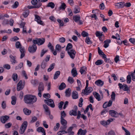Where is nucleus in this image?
Here are the masks:
<instances>
[{
    "label": "nucleus",
    "instance_id": "nucleus-1",
    "mask_svg": "<svg viewBox=\"0 0 135 135\" xmlns=\"http://www.w3.org/2000/svg\"><path fill=\"white\" fill-rule=\"evenodd\" d=\"M37 98L35 95L28 94L24 97V101L25 103L28 104H32L36 102Z\"/></svg>",
    "mask_w": 135,
    "mask_h": 135
},
{
    "label": "nucleus",
    "instance_id": "nucleus-2",
    "mask_svg": "<svg viewBox=\"0 0 135 135\" xmlns=\"http://www.w3.org/2000/svg\"><path fill=\"white\" fill-rule=\"evenodd\" d=\"M15 46L16 48H20V50L21 54L20 58L22 59L25 55L26 52L25 49L24 47H22V45L20 42L17 41L16 42L15 44Z\"/></svg>",
    "mask_w": 135,
    "mask_h": 135
},
{
    "label": "nucleus",
    "instance_id": "nucleus-3",
    "mask_svg": "<svg viewBox=\"0 0 135 135\" xmlns=\"http://www.w3.org/2000/svg\"><path fill=\"white\" fill-rule=\"evenodd\" d=\"M86 86L85 89L82 90V93L86 95H88L89 94L91 93L93 90V88L89 87L88 88L89 85V81L86 80Z\"/></svg>",
    "mask_w": 135,
    "mask_h": 135
},
{
    "label": "nucleus",
    "instance_id": "nucleus-4",
    "mask_svg": "<svg viewBox=\"0 0 135 135\" xmlns=\"http://www.w3.org/2000/svg\"><path fill=\"white\" fill-rule=\"evenodd\" d=\"M28 125L27 121H25L22 124L20 129L19 133L20 134H23L25 132Z\"/></svg>",
    "mask_w": 135,
    "mask_h": 135
},
{
    "label": "nucleus",
    "instance_id": "nucleus-5",
    "mask_svg": "<svg viewBox=\"0 0 135 135\" xmlns=\"http://www.w3.org/2000/svg\"><path fill=\"white\" fill-rule=\"evenodd\" d=\"M44 89V87L43 84L42 82L39 83V86L38 88V95L40 97H41L42 96L41 92L43 91Z\"/></svg>",
    "mask_w": 135,
    "mask_h": 135
},
{
    "label": "nucleus",
    "instance_id": "nucleus-6",
    "mask_svg": "<svg viewBox=\"0 0 135 135\" xmlns=\"http://www.w3.org/2000/svg\"><path fill=\"white\" fill-rule=\"evenodd\" d=\"M25 84V81H24L22 84V81L20 80L17 85V90L18 91H19L22 90L24 87Z\"/></svg>",
    "mask_w": 135,
    "mask_h": 135
},
{
    "label": "nucleus",
    "instance_id": "nucleus-7",
    "mask_svg": "<svg viewBox=\"0 0 135 135\" xmlns=\"http://www.w3.org/2000/svg\"><path fill=\"white\" fill-rule=\"evenodd\" d=\"M45 102L47 105L52 108H53L55 107V105L53 101L51 99L45 100Z\"/></svg>",
    "mask_w": 135,
    "mask_h": 135
},
{
    "label": "nucleus",
    "instance_id": "nucleus-8",
    "mask_svg": "<svg viewBox=\"0 0 135 135\" xmlns=\"http://www.w3.org/2000/svg\"><path fill=\"white\" fill-rule=\"evenodd\" d=\"M67 52L71 59H73L74 58L76 54V52L74 50L71 49L70 50V51H68Z\"/></svg>",
    "mask_w": 135,
    "mask_h": 135
},
{
    "label": "nucleus",
    "instance_id": "nucleus-9",
    "mask_svg": "<svg viewBox=\"0 0 135 135\" xmlns=\"http://www.w3.org/2000/svg\"><path fill=\"white\" fill-rule=\"evenodd\" d=\"M114 119L110 118L107 120L106 121L105 120L101 121L100 123L104 126L109 124L110 123L113 121Z\"/></svg>",
    "mask_w": 135,
    "mask_h": 135
},
{
    "label": "nucleus",
    "instance_id": "nucleus-10",
    "mask_svg": "<svg viewBox=\"0 0 135 135\" xmlns=\"http://www.w3.org/2000/svg\"><path fill=\"white\" fill-rule=\"evenodd\" d=\"M37 49L36 46L33 45L31 46H29L28 48V51L30 52L33 53L36 52Z\"/></svg>",
    "mask_w": 135,
    "mask_h": 135
},
{
    "label": "nucleus",
    "instance_id": "nucleus-11",
    "mask_svg": "<svg viewBox=\"0 0 135 135\" xmlns=\"http://www.w3.org/2000/svg\"><path fill=\"white\" fill-rule=\"evenodd\" d=\"M9 118V116H3L0 117V120L2 123L4 124L6 122Z\"/></svg>",
    "mask_w": 135,
    "mask_h": 135
},
{
    "label": "nucleus",
    "instance_id": "nucleus-12",
    "mask_svg": "<svg viewBox=\"0 0 135 135\" xmlns=\"http://www.w3.org/2000/svg\"><path fill=\"white\" fill-rule=\"evenodd\" d=\"M109 114L112 117H117L118 116V114L117 112L114 110H110L109 111Z\"/></svg>",
    "mask_w": 135,
    "mask_h": 135
},
{
    "label": "nucleus",
    "instance_id": "nucleus-13",
    "mask_svg": "<svg viewBox=\"0 0 135 135\" xmlns=\"http://www.w3.org/2000/svg\"><path fill=\"white\" fill-rule=\"evenodd\" d=\"M35 20L37 22V23L41 25H42L44 23V22L41 20L40 17L37 15H35Z\"/></svg>",
    "mask_w": 135,
    "mask_h": 135
},
{
    "label": "nucleus",
    "instance_id": "nucleus-14",
    "mask_svg": "<svg viewBox=\"0 0 135 135\" xmlns=\"http://www.w3.org/2000/svg\"><path fill=\"white\" fill-rule=\"evenodd\" d=\"M9 57L10 58L11 61L12 62V64H15L17 63L16 60V58L15 56H14L12 55H11L9 56Z\"/></svg>",
    "mask_w": 135,
    "mask_h": 135
},
{
    "label": "nucleus",
    "instance_id": "nucleus-15",
    "mask_svg": "<svg viewBox=\"0 0 135 135\" xmlns=\"http://www.w3.org/2000/svg\"><path fill=\"white\" fill-rule=\"evenodd\" d=\"M124 2H120L118 3L115 4V6L117 8H123L124 6Z\"/></svg>",
    "mask_w": 135,
    "mask_h": 135
},
{
    "label": "nucleus",
    "instance_id": "nucleus-16",
    "mask_svg": "<svg viewBox=\"0 0 135 135\" xmlns=\"http://www.w3.org/2000/svg\"><path fill=\"white\" fill-rule=\"evenodd\" d=\"M36 131L39 133L42 132L43 133L42 135H46V133L44 128L41 127L38 128L36 129Z\"/></svg>",
    "mask_w": 135,
    "mask_h": 135
},
{
    "label": "nucleus",
    "instance_id": "nucleus-17",
    "mask_svg": "<svg viewBox=\"0 0 135 135\" xmlns=\"http://www.w3.org/2000/svg\"><path fill=\"white\" fill-rule=\"evenodd\" d=\"M95 84L99 86H102L104 84V82L101 80H98L95 82Z\"/></svg>",
    "mask_w": 135,
    "mask_h": 135
},
{
    "label": "nucleus",
    "instance_id": "nucleus-18",
    "mask_svg": "<svg viewBox=\"0 0 135 135\" xmlns=\"http://www.w3.org/2000/svg\"><path fill=\"white\" fill-rule=\"evenodd\" d=\"M86 133V130H83L82 129H79L78 132L77 134L80 135H85Z\"/></svg>",
    "mask_w": 135,
    "mask_h": 135
},
{
    "label": "nucleus",
    "instance_id": "nucleus-19",
    "mask_svg": "<svg viewBox=\"0 0 135 135\" xmlns=\"http://www.w3.org/2000/svg\"><path fill=\"white\" fill-rule=\"evenodd\" d=\"M72 97L73 99H76L78 98V95L77 92L75 91H73L72 92Z\"/></svg>",
    "mask_w": 135,
    "mask_h": 135
},
{
    "label": "nucleus",
    "instance_id": "nucleus-20",
    "mask_svg": "<svg viewBox=\"0 0 135 135\" xmlns=\"http://www.w3.org/2000/svg\"><path fill=\"white\" fill-rule=\"evenodd\" d=\"M98 52L99 55L102 57L105 58V55L104 54L99 47H98Z\"/></svg>",
    "mask_w": 135,
    "mask_h": 135
},
{
    "label": "nucleus",
    "instance_id": "nucleus-21",
    "mask_svg": "<svg viewBox=\"0 0 135 135\" xmlns=\"http://www.w3.org/2000/svg\"><path fill=\"white\" fill-rule=\"evenodd\" d=\"M71 89L68 88L66 89L65 91V96L67 97H69L71 95Z\"/></svg>",
    "mask_w": 135,
    "mask_h": 135
},
{
    "label": "nucleus",
    "instance_id": "nucleus-22",
    "mask_svg": "<svg viewBox=\"0 0 135 135\" xmlns=\"http://www.w3.org/2000/svg\"><path fill=\"white\" fill-rule=\"evenodd\" d=\"M111 42V40L110 39H108L105 41L104 43V47L105 48L108 47L109 46V44Z\"/></svg>",
    "mask_w": 135,
    "mask_h": 135
},
{
    "label": "nucleus",
    "instance_id": "nucleus-23",
    "mask_svg": "<svg viewBox=\"0 0 135 135\" xmlns=\"http://www.w3.org/2000/svg\"><path fill=\"white\" fill-rule=\"evenodd\" d=\"M71 73L73 77L76 76L78 74L76 68H73L71 71Z\"/></svg>",
    "mask_w": 135,
    "mask_h": 135
},
{
    "label": "nucleus",
    "instance_id": "nucleus-24",
    "mask_svg": "<svg viewBox=\"0 0 135 135\" xmlns=\"http://www.w3.org/2000/svg\"><path fill=\"white\" fill-rule=\"evenodd\" d=\"M38 45H40L43 44L45 41V39L44 38H38Z\"/></svg>",
    "mask_w": 135,
    "mask_h": 135
},
{
    "label": "nucleus",
    "instance_id": "nucleus-25",
    "mask_svg": "<svg viewBox=\"0 0 135 135\" xmlns=\"http://www.w3.org/2000/svg\"><path fill=\"white\" fill-rule=\"evenodd\" d=\"M93 94L94 97L98 101H99L101 100L100 95L98 93L96 92H95L94 93H93Z\"/></svg>",
    "mask_w": 135,
    "mask_h": 135
},
{
    "label": "nucleus",
    "instance_id": "nucleus-26",
    "mask_svg": "<svg viewBox=\"0 0 135 135\" xmlns=\"http://www.w3.org/2000/svg\"><path fill=\"white\" fill-rule=\"evenodd\" d=\"M24 113L26 115H29L31 113V111L30 110L26 108H25L23 109Z\"/></svg>",
    "mask_w": 135,
    "mask_h": 135
},
{
    "label": "nucleus",
    "instance_id": "nucleus-27",
    "mask_svg": "<svg viewBox=\"0 0 135 135\" xmlns=\"http://www.w3.org/2000/svg\"><path fill=\"white\" fill-rule=\"evenodd\" d=\"M12 101L11 104L13 105H15L16 102V98L15 96H13L11 97Z\"/></svg>",
    "mask_w": 135,
    "mask_h": 135
},
{
    "label": "nucleus",
    "instance_id": "nucleus-28",
    "mask_svg": "<svg viewBox=\"0 0 135 135\" xmlns=\"http://www.w3.org/2000/svg\"><path fill=\"white\" fill-rule=\"evenodd\" d=\"M66 87V85L64 83H61L59 86V89L60 90H62L64 89Z\"/></svg>",
    "mask_w": 135,
    "mask_h": 135
},
{
    "label": "nucleus",
    "instance_id": "nucleus-29",
    "mask_svg": "<svg viewBox=\"0 0 135 135\" xmlns=\"http://www.w3.org/2000/svg\"><path fill=\"white\" fill-rule=\"evenodd\" d=\"M55 65V64L54 63L51 64L49 68L47 69V71L50 72L54 68Z\"/></svg>",
    "mask_w": 135,
    "mask_h": 135
},
{
    "label": "nucleus",
    "instance_id": "nucleus-30",
    "mask_svg": "<svg viewBox=\"0 0 135 135\" xmlns=\"http://www.w3.org/2000/svg\"><path fill=\"white\" fill-rule=\"evenodd\" d=\"M60 74V71H58L55 72L54 76V79L55 80L57 79L59 76Z\"/></svg>",
    "mask_w": 135,
    "mask_h": 135
},
{
    "label": "nucleus",
    "instance_id": "nucleus-31",
    "mask_svg": "<svg viewBox=\"0 0 135 135\" xmlns=\"http://www.w3.org/2000/svg\"><path fill=\"white\" fill-rule=\"evenodd\" d=\"M73 47V45L71 43H69L68 44L67 46L66 47V50L67 51H70V50H71Z\"/></svg>",
    "mask_w": 135,
    "mask_h": 135
},
{
    "label": "nucleus",
    "instance_id": "nucleus-32",
    "mask_svg": "<svg viewBox=\"0 0 135 135\" xmlns=\"http://www.w3.org/2000/svg\"><path fill=\"white\" fill-rule=\"evenodd\" d=\"M73 19L75 22H77L80 20V17L79 16L76 15L73 16Z\"/></svg>",
    "mask_w": 135,
    "mask_h": 135
},
{
    "label": "nucleus",
    "instance_id": "nucleus-33",
    "mask_svg": "<svg viewBox=\"0 0 135 135\" xmlns=\"http://www.w3.org/2000/svg\"><path fill=\"white\" fill-rule=\"evenodd\" d=\"M66 7V4L64 3H62L59 8V10L60 11L61 9L64 10L65 9Z\"/></svg>",
    "mask_w": 135,
    "mask_h": 135
},
{
    "label": "nucleus",
    "instance_id": "nucleus-34",
    "mask_svg": "<svg viewBox=\"0 0 135 135\" xmlns=\"http://www.w3.org/2000/svg\"><path fill=\"white\" fill-rule=\"evenodd\" d=\"M69 114L71 115L76 116L77 115V112L76 110H72L69 112Z\"/></svg>",
    "mask_w": 135,
    "mask_h": 135
},
{
    "label": "nucleus",
    "instance_id": "nucleus-35",
    "mask_svg": "<svg viewBox=\"0 0 135 135\" xmlns=\"http://www.w3.org/2000/svg\"><path fill=\"white\" fill-rule=\"evenodd\" d=\"M86 68L85 66H83L81 67L80 70V72L81 74H82L84 72H86Z\"/></svg>",
    "mask_w": 135,
    "mask_h": 135
},
{
    "label": "nucleus",
    "instance_id": "nucleus-36",
    "mask_svg": "<svg viewBox=\"0 0 135 135\" xmlns=\"http://www.w3.org/2000/svg\"><path fill=\"white\" fill-rule=\"evenodd\" d=\"M60 122L62 126L66 125L67 124V121L64 119H61Z\"/></svg>",
    "mask_w": 135,
    "mask_h": 135
},
{
    "label": "nucleus",
    "instance_id": "nucleus-37",
    "mask_svg": "<svg viewBox=\"0 0 135 135\" xmlns=\"http://www.w3.org/2000/svg\"><path fill=\"white\" fill-rule=\"evenodd\" d=\"M74 9V12L75 14L78 13L80 12L78 6H75Z\"/></svg>",
    "mask_w": 135,
    "mask_h": 135
},
{
    "label": "nucleus",
    "instance_id": "nucleus-38",
    "mask_svg": "<svg viewBox=\"0 0 135 135\" xmlns=\"http://www.w3.org/2000/svg\"><path fill=\"white\" fill-rule=\"evenodd\" d=\"M55 5L52 2H49L48 3L47 5V7H51L52 9L54 8L55 7Z\"/></svg>",
    "mask_w": 135,
    "mask_h": 135
},
{
    "label": "nucleus",
    "instance_id": "nucleus-39",
    "mask_svg": "<svg viewBox=\"0 0 135 135\" xmlns=\"http://www.w3.org/2000/svg\"><path fill=\"white\" fill-rule=\"evenodd\" d=\"M46 64L47 62L44 60H43L41 65V68L43 69H44L46 66Z\"/></svg>",
    "mask_w": 135,
    "mask_h": 135
},
{
    "label": "nucleus",
    "instance_id": "nucleus-40",
    "mask_svg": "<svg viewBox=\"0 0 135 135\" xmlns=\"http://www.w3.org/2000/svg\"><path fill=\"white\" fill-rule=\"evenodd\" d=\"M103 62V61L101 60H97L95 62V64L97 65H101Z\"/></svg>",
    "mask_w": 135,
    "mask_h": 135
},
{
    "label": "nucleus",
    "instance_id": "nucleus-41",
    "mask_svg": "<svg viewBox=\"0 0 135 135\" xmlns=\"http://www.w3.org/2000/svg\"><path fill=\"white\" fill-rule=\"evenodd\" d=\"M12 78L14 81H16L18 78V75L16 73L13 74L12 75Z\"/></svg>",
    "mask_w": 135,
    "mask_h": 135
},
{
    "label": "nucleus",
    "instance_id": "nucleus-42",
    "mask_svg": "<svg viewBox=\"0 0 135 135\" xmlns=\"http://www.w3.org/2000/svg\"><path fill=\"white\" fill-rule=\"evenodd\" d=\"M29 14V11L28 10H27L23 13V15L24 17L26 18L28 16Z\"/></svg>",
    "mask_w": 135,
    "mask_h": 135
},
{
    "label": "nucleus",
    "instance_id": "nucleus-43",
    "mask_svg": "<svg viewBox=\"0 0 135 135\" xmlns=\"http://www.w3.org/2000/svg\"><path fill=\"white\" fill-rule=\"evenodd\" d=\"M23 62H21L18 65V66H16L15 68V70L18 69H20L23 66Z\"/></svg>",
    "mask_w": 135,
    "mask_h": 135
},
{
    "label": "nucleus",
    "instance_id": "nucleus-44",
    "mask_svg": "<svg viewBox=\"0 0 135 135\" xmlns=\"http://www.w3.org/2000/svg\"><path fill=\"white\" fill-rule=\"evenodd\" d=\"M79 102L78 104L79 107H81L83 105V100L82 98H81L79 100Z\"/></svg>",
    "mask_w": 135,
    "mask_h": 135
},
{
    "label": "nucleus",
    "instance_id": "nucleus-45",
    "mask_svg": "<svg viewBox=\"0 0 135 135\" xmlns=\"http://www.w3.org/2000/svg\"><path fill=\"white\" fill-rule=\"evenodd\" d=\"M43 107L44 109L45 110V111L46 112L48 113H50V112L49 110V108L47 106L46 104H44L43 105Z\"/></svg>",
    "mask_w": 135,
    "mask_h": 135
},
{
    "label": "nucleus",
    "instance_id": "nucleus-46",
    "mask_svg": "<svg viewBox=\"0 0 135 135\" xmlns=\"http://www.w3.org/2000/svg\"><path fill=\"white\" fill-rule=\"evenodd\" d=\"M68 81L71 84L73 83L74 81V80L73 78L70 76H69L68 77Z\"/></svg>",
    "mask_w": 135,
    "mask_h": 135
},
{
    "label": "nucleus",
    "instance_id": "nucleus-47",
    "mask_svg": "<svg viewBox=\"0 0 135 135\" xmlns=\"http://www.w3.org/2000/svg\"><path fill=\"white\" fill-rule=\"evenodd\" d=\"M61 49V47L59 44H57L56 45L55 47V49L58 52L59 51H60Z\"/></svg>",
    "mask_w": 135,
    "mask_h": 135
},
{
    "label": "nucleus",
    "instance_id": "nucleus-48",
    "mask_svg": "<svg viewBox=\"0 0 135 135\" xmlns=\"http://www.w3.org/2000/svg\"><path fill=\"white\" fill-rule=\"evenodd\" d=\"M127 83L128 84H130L131 81V77L130 75H128L127 78Z\"/></svg>",
    "mask_w": 135,
    "mask_h": 135
},
{
    "label": "nucleus",
    "instance_id": "nucleus-49",
    "mask_svg": "<svg viewBox=\"0 0 135 135\" xmlns=\"http://www.w3.org/2000/svg\"><path fill=\"white\" fill-rule=\"evenodd\" d=\"M86 42L88 44H91L92 43L89 37H86L85 40Z\"/></svg>",
    "mask_w": 135,
    "mask_h": 135
},
{
    "label": "nucleus",
    "instance_id": "nucleus-50",
    "mask_svg": "<svg viewBox=\"0 0 135 135\" xmlns=\"http://www.w3.org/2000/svg\"><path fill=\"white\" fill-rule=\"evenodd\" d=\"M67 128V126L66 125L63 126H61L60 129L62 131L64 132L65 133V130Z\"/></svg>",
    "mask_w": 135,
    "mask_h": 135
},
{
    "label": "nucleus",
    "instance_id": "nucleus-51",
    "mask_svg": "<svg viewBox=\"0 0 135 135\" xmlns=\"http://www.w3.org/2000/svg\"><path fill=\"white\" fill-rule=\"evenodd\" d=\"M66 116V114L65 113L64 111H63L61 112V119H64Z\"/></svg>",
    "mask_w": 135,
    "mask_h": 135
},
{
    "label": "nucleus",
    "instance_id": "nucleus-52",
    "mask_svg": "<svg viewBox=\"0 0 135 135\" xmlns=\"http://www.w3.org/2000/svg\"><path fill=\"white\" fill-rule=\"evenodd\" d=\"M12 125V124L11 123H8L6 124L4 126L6 128H10Z\"/></svg>",
    "mask_w": 135,
    "mask_h": 135
},
{
    "label": "nucleus",
    "instance_id": "nucleus-53",
    "mask_svg": "<svg viewBox=\"0 0 135 135\" xmlns=\"http://www.w3.org/2000/svg\"><path fill=\"white\" fill-rule=\"evenodd\" d=\"M64 104V102L63 101L60 102L58 104V107L60 110L62 109V106Z\"/></svg>",
    "mask_w": 135,
    "mask_h": 135
},
{
    "label": "nucleus",
    "instance_id": "nucleus-54",
    "mask_svg": "<svg viewBox=\"0 0 135 135\" xmlns=\"http://www.w3.org/2000/svg\"><path fill=\"white\" fill-rule=\"evenodd\" d=\"M88 35V33L87 32L84 31H83L81 33L82 36L84 37H87Z\"/></svg>",
    "mask_w": 135,
    "mask_h": 135
},
{
    "label": "nucleus",
    "instance_id": "nucleus-55",
    "mask_svg": "<svg viewBox=\"0 0 135 135\" xmlns=\"http://www.w3.org/2000/svg\"><path fill=\"white\" fill-rule=\"evenodd\" d=\"M1 106L3 109H5L6 107V102L5 101H4L2 102L1 104Z\"/></svg>",
    "mask_w": 135,
    "mask_h": 135
},
{
    "label": "nucleus",
    "instance_id": "nucleus-56",
    "mask_svg": "<svg viewBox=\"0 0 135 135\" xmlns=\"http://www.w3.org/2000/svg\"><path fill=\"white\" fill-rule=\"evenodd\" d=\"M19 40V38L17 36H15L11 38L10 40L12 41H16Z\"/></svg>",
    "mask_w": 135,
    "mask_h": 135
},
{
    "label": "nucleus",
    "instance_id": "nucleus-57",
    "mask_svg": "<svg viewBox=\"0 0 135 135\" xmlns=\"http://www.w3.org/2000/svg\"><path fill=\"white\" fill-rule=\"evenodd\" d=\"M96 36L98 37H99L100 36H103V35L102 33H100L99 31H97L95 32Z\"/></svg>",
    "mask_w": 135,
    "mask_h": 135
},
{
    "label": "nucleus",
    "instance_id": "nucleus-58",
    "mask_svg": "<svg viewBox=\"0 0 135 135\" xmlns=\"http://www.w3.org/2000/svg\"><path fill=\"white\" fill-rule=\"evenodd\" d=\"M57 21L59 24V25L60 26H64V23L62 21L59 19H57Z\"/></svg>",
    "mask_w": 135,
    "mask_h": 135
},
{
    "label": "nucleus",
    "instance_id": "nucleus-59",
    "mask_svg": "<svg viewBox=\"0 0 135 135\" xmlns=\"http://www.w3.org/2000/svg\"><path fill=\"white\" fill-rule=\"evenodd\" d=\"M115 94L114 92H112V94L111 95V99L112 100H114L115 98Z\"/></svg>",
    "mask_w": 135,
    "mask_h": 135
},
{
    "label": "nucleus",
    "instance_id": "nucleus-60",
    "mask_svg": "<svg viewBox=\"0 0 135 135\" xmlns=\"http://www.w3.org/2000/svg\"><path fill=\"white\" fill-rule=\"evenodd\" d=\"M123 90L124 91H127L129 90V88L127 85L126 84H124V87L123 88Z\"/></svg>",
    "mask_w": 135,
    "mask_h": 135
},
{
    "label": "nucleus",
    "instance_id": "nucleus-61",
    "mask_svg": "<svg viewBox=\"0 0 135 135\" xmlns=\"http://www.w3.org/2000/svg\"><path fill=\"white\" fill-rule=\"evenodd\" d=\"M43 97L46 99H48L50 98V95L49 93L44 94L43 95Z\"/></svg>",
    "mask_w": 135,
    "mask_h": 135
},
{
    "label": "nucleus",
    "instance_id": "nucleus-62",
    "mask_svg": "<svg viewBox=\"0 0 135 135\" xmlns=\"http://www.w3.org/2000/svg\"><path fill=\"white\" fill-rule=\"evenodd\" d=\"M59 40L61 42L64 43L65 41V39L64 37H61L59 39Z\"/></svg>",
    "mask_w": 135,
    "mask_h": 135
},
{
    "label": "nucleus",
    "instance_id": "nucleus-63",
    "mask_svg": "<svg viewBox=\"0 0 135 135\" xmlns=\"http://www.w3.org/2000/svg\"><path fill=\"white\" fill-rule=\"evenodd\" d=\"M37 119V118L35 116H34L32 118L31 122L32 123H33L36 121Z\"/></svg>",
    "mask_w": 135,
    "mask_h": 135
},
{
    "label": "nucleus",
    "instance_id": "nucleus-64",
    "mask_svg": "<svg viewBox=\"0 0 135 135\" xmlns=\"http://www.w3.org/2000/svg\"><path fill=\"white\" fill-rule=\"evenodd\" d=\"M129 41L134 45L135 44V38H130L129 39Z\"/></svg>",
    "mask_w": 135,
    "mask_h": 135
}]
</instances>
